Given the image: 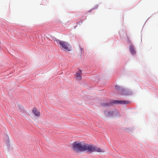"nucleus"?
<instances>
[{
	"instance_id": "1",
	"label": "nucleus",
	"mask_w": 158,
	"mask_h": 158,
	"mask_svg": "<svg viewBox=\"0 0 158 158\" xmlns=\"http://www.w3.org/2000/svg\"><path fill=\"white\" fill-rule=\"evenodd\" d=\"M85 143L82 141H76L72 144V149L73 151L77 153L84 151Z\"/></svg>"
},
{
	"instance_id": "2",
	"label": "nucleus",
	"mask_w": 158,
	"mask_h": 158,
	"mask_svg": "<svg viewBox=\"0 0 158 158\" xmlns=\"http://www.w3.org/2000/svg\"><path fill=\"white\" fill-rule=\"evenodd\" d=\"M88 151L90 152H96L100 153H103L105 152L103 149L96 146L89 145L85 143V144L84 151Z\"/></svg>"
},
{
	"instance_id": "3",
	"label": "nucleus",
	"mask_w": 158,
	"mask_h": 158,
	"mask_svg": "<svg viewBox=\"0 0 158 158\" xmlns=\"http://www.w3.org/2000/svg\"><path fill=\"white\" fill-rule=\"evenodd\" d=\"M58 46L65 51H70L71 50V46L67 42L60 40H56Z\"/></svg>"
},
{
	"instance_id": "4",
	"label": "nucleus",
	"mask_w": 158,
	"mask_h": 158,
	"mask_svg": "<svg viewBox=\"0 0 158 158\" xmlns=\"http://www.w3.org/2000/svg\"><path fill=\"white\" fill-rule=\"evenodd\" d=\"M82 71L81 70H79L76 73L75 78L78 81L81 80L82 78Z\"/></svg>"
},
{
	"instance_id": "5",
	"label": "nucleus",
	"mask_w": 158,
	"mask_h": 158,
	"mask_svg": "<svg viewBox=\"0 0 158 158\" xmlns=\"http://www.w3.org/2000/svg\"><path fill=\"white\" fill-rule=\"evenodd\" d=\"M113 103L116 104H125L129 103V102L124 100H115Z\"/></svg>"
},
{
	"instance_id": "6",
	"label": "nucleus",
	"mask_w": 158,
	"mask_h": 158,
	"mask_svg": "<svg viewBox=\"0 0 158 158\" xmlns=\"http://www.w3.org/2000/svg\"><path fill=\"white\" fill-rule=\"evenodd\" d=\"M118 113L116 110L113 111H110L108 113V115L109 116L113 117L116 116L118 115Z\"/></svg>"
},
{
	"instance_id": "7",
	"label": "nucleus",
	"mask_w": 158,
	"mask_h": 158,
	"mask_svg": "<svg viewBox=\"0 0 158 158\" xmlns=\"http://www.w3.org/2000/svg\"><path fill=\"white\" fill-rule=\"evenodd\" d=\"M32 112L36 116H39L40 115V112L35 108H34Z\"/></svg>"
},
{
	"instance_id": "8",
	"label": "nucleus",
	"mask_w": 158,
	"mask_h": 158,
	"mask_svg": "<svg viewBox=\"0 0 158 158\" xmlns=\"http://www.w3.org/2000/svg\"><path fill=\"white\" fill-rule=\"evenodd\" d=\"M130 50L131 53L134 55L135 53V49L132 46H130Z\"/></svg>"
},
{
	"instance_id": "9",
	"label": "nucleus",
	"mask_w": 158,
	"mask_h": 158,
	"mask_svg": "<svg viewBox=\"0 0 158 158\" xmlns=\"http://www.w3.org/2000/svg\"><path fill=\"white\" fill-rule=\"evenodd\" d=\"M115 88L117 90H120L121 89L120 87L118 85H116Z\"/></svg>"
}]
</instances>
